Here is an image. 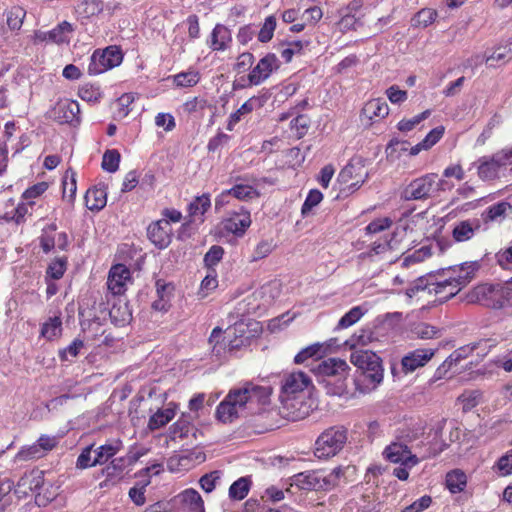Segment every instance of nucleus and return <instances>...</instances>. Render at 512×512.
<instances>
[{
	"label": "nucleus",
	"mask_w": 512,
	"mask_h": 512,
	"mask_svg": "<svg viewBox=\"0 0 512 512\" xmlns=\"http://www.w3.org/2000/svg\"><path fill=\"white\" fill-rule=\"evenodd\" d=\"M386 458L393 463H402L406 466H414L418 459L411 453L407 445L403 443H392L384 451Z\"/></svg>",
	"instance_id": "obj_18"
},
{
	"label": "nucleus",
	"mask_w": 512,
	"mask_h": 512,
	"mask_svg": "<svg viewBox=\"0 0 512 512\" xmlns=\"http://www.w3.org/2000/svg\"><path fill=\"white\" fill-rule=\"evenodd\" d=\"M149 240L159 249L169 246L172 239V228L167 219H160L151 223L147 228Z\"/></svg>",
	"instance_id": "obj_15"
},
{
	"label": "nucleus",
	"mask_w": 512,
	"mask_h": 512,
	"mask_svg": "<svg viewBox=\"0 0 512 512\" xmlns=\"http://www.w3.org/2000/svg\"><path fill=\"white\" fill-rule=\"evenodd\" d=\"M131 281L130 270L123 264L112 266L107 279V287L113 295H121Z\"/></svg>",
	"instance_id": "obj_16"
},
{
	"label": "nucleus",
	"mask_w": 512,
	"mask_h": 512,
	"mask_svg": "<svg viewBox=\"0 0 512 512\" xmlns=\"http://www.w3.org/2000/svg\"><path fill=\"white\" fill-rule=\"evenodd\" d=\"M250 488V481L246 477L236 480L229 488V497L234 500L244 499Z\"/></svg>",
	"instance_id": "obj_36"
},
{
	"label": "nucleus",
	"mask_w": 512,
	"mask_h": 512,
	"mask_svg": "<svg viewBox=\"0 0 512 512\" xmlns=\"http://www.w3.org/2000/svg\"><path fill=\"white\" fill-rule=\"evenodd\" d=\"M276 247L273 239L261 240L254 248L251 254V261L255 262L267 257Z\"/></svg>",
	"instance_id": "obj_44"
},
{
	"label": "nucleus",
	"mask_w": 512,
	"mask_h": 512,
	"mask_svg": "<svg viewBox=\"0 0 512 512\" xmlns=\"http://www.w3.org/2000/svg\"><path fill=\"white\" fill-rule=\"evenodd\" d=\"M199 76L197 72H181L174 76V83L178 87H191L198 83Z\"/></svg>",
	"instance_id": "obj_49"
},
{
	"label": "nucleus",
	"mask_w": 512,
	"mask_h": 512,
	"mask_svg": "<svg viewBox=\"0 0 512 512\" xmlns=\"http://www.w3.org/2000/svg\"><path fill=\"white\" fill-rule=\"evenodd\" d=\"M436 17V10L429 8L422 9L412 18V26L426 28L434 22Z\"/></svg>",
	"instance_id": "obj_43"
},
{
	"label": "nucleus",
	"mask_w": 512,
	"mask_h": 512,
	"mask_svg": "<svg viewBox=\"0 0 512 512\" xmlns=\"http://www.w3.org/2000/svg\"><path fill=\"white\" fill-rule=\"evenodd\" d=\"M62 186H63V198L67 199L69 202H73L77 185H76V173L71 168L67 169L63 180H62Z\"/></svg>",
	"instance_id": "obj_33"
},
{
	"label": "nucleus",
	"mask_w": 512,
	"mask_h": 512,
	"mask_svg": "<svg viewBox=\"0 0 512 512\" xmlns=\"http://www.w3.org/2000/svg\"><path fill=\"white\" fill-rule=\"evenodd\" d=\"M211 207V200L209 194H202L201 196L196 197L189 204V215L191 217H201L205 214V212Z\"/></svg>",
	"instance_id": "obj_35"
},
{
	"label": "nucleus",
	"mask_w": 512,
	"mask_h": 512,
	"mask_svg": "<svg viewBox=\"0 0 512 512\" xmlns=\"http://www.w3.org/2000/svg\"><path fill=\"white\" fill-rule=\"evenodd\" d=\"M135 96L132 93H125L121 97L118 98L117 103L119 106L118 116L126 117L129 112V106L134 102Z\"/></svg>",
	"instance_id": "obj_62"
},
{
	"label": "nucleus",
	"mask_w": 512,
	"mask_h": 512,
	"mask_svg": "<svg viewBox=\"0 0 512 512\" xmlns=\"http://www.w3.org/2000/svg\"><path fill=\"white\" fill-rule=\"evenodd\" d=\"M26 16V11L20 6H13L7 11V25L11 30H19Z\"/></svg>",
	"instance_id": "obj_40"
},
{
	"label": "nucleus",
	"mask_w": 512,
	"mask_h": 512,
	"mask_svg": "<svg viewBox=\"0 0 512 512\" xmlns=\"http://www.w3.org/2000/svg\"><path fill=\"white\" fill-rule=\"evenodd\" d=\"M495 295V289L491 285L482 284L478 285L469 291L466 295V301L470 304H483L490 306V300Z\"/></svg>",
	"instance_id": "obj_22"
},
{
	"label": "nucleus",
	"mask_w": 512,
	"mask_h": 512,
	"mask_svg": "<svg viewBox=\"0 0 512 512\" xmlns=\"http://www.w3.org/2000/svg\"><path fill=\"white\" fill-rule=\"evenodd\" d=\"M271 394L269 387L246 382L243 386L231 389L216 409V418L222 423H232L244 416L255 405L265 404Z\"/></svg>",
	"instance_id": "obj_1"
},
{
	"label": "nucleus",
	"mask_w": 512,
	"mask_h": 512,
	"mask_svg": "<svg viewBox=\"0 0 512 512\" xmlns=\"http://www.w3.org/2000/svg\"><path fill=\"white\" fill-rule=\"evenodd\" d=\"M434 354L435 350L430 348L415 349L409 352L401 360L403 371L410 373L425 366L432 359Z\"/></svg>",
	"instance_id": "obj_17"
},
{
	"label": "nucleus",
	"mask_w": 512,
	"mask_h": 512,
	"mask_svg": "<svg viewBox=\"0 0 512 512\" xmlns=\"http://www.w3.org/2000/svg\"><path fill=\"white\" fill-rule=\"evenodd\" d=\"M488 342V340H483V341H480L478 343H474L472 345H466V346H463V347H460L458 349H456L446 360L445 362L443 363V367H445L446 365L448 367H451L452 364H457L458 362H460L462 359H465L466 357H468L469 354H471L475 349H477L480 345L482 344H486Z\"/></svg>",
	"instance_id": "obj_32"
},
{
	"label": "nucleus",
	"mask_w": 512,
	"mask_h": 512,
	"mask_svg": "<svg viewBox=\"0 0 512 512\" xmlns=\"http://www.w3.org/2000/svg\"><path fill=\"white\" fill-rule=\"evenodd\" d=\"M307 394L279 396V411L283 418L298 421L310 413V405L306 401Z\"/></svg>",
	"instance_id": "obj_9"
},
{
	"label": "nucleus",
	"mask_w": 512,
	"mask_h": 512,
	"mask_svg": "<svg viewBox=\"0 0 512 512\" xmlns=\"http://www.w3.org/2000/svg\"><path fill=\"white\" fill-rule=\"evenodd\" d=\"M83 347L84 342L81 339L76 338L68 347L59 352V356L61 360L67 361L69 360V356L73 358L76 357Z\"/></svg>",
	"instance_id": "obj_54"
},
{
	"label": "nucleus",
	"mask_w": 512,
	"mask_h": 512,
	"mask_svg": "<svg viewBox=\"0 0 512 512\" xmlns=\"http://www.w3.org/2000/svg\"><path fill=\"white\" fill-rule=\"evenodd\" d=\"M232 40L230 30L224 25L217 24L212 31L211 47L213 50H225Z\"/></svg>",
	"instance_id": "obj_26"
},
{
	"label": "nucleus",
	"mask_w": 512,
	"mask_h": 512,
	"mask_svg": "<svg viewBox=\"0 0 512 512\" xmlns=\"http://www.w3.org/2000/svg\"><path fill=\"white\" fill-rule=\"evenodd\" d=\"M392 224V221L389 218H379L372 222H370L365 231L367 234H376L380 233L386 229H388Z\"/></svg>",
	"instance_id": "obj_58"
},
{
	"label": "nucleus",
	"mask_w": 512,
	"mask_h": 512,
	"mask_svg": "<svg viewBox=\"0 0 512 512\" xmlns=\"http://www.w3.org/2000/svg\"><path fill=\"white\" fill-rule=\"evenodd\" d=\"M62 331V321L60 317L50 318L45 322L41 329V335L48 340L58 337Z\"/></svg>",
	"instance_id": "obj_39"
},
{
	"label": "nucleus",
	"mask_w": 512,
	"mask_h": 512,
	"mask_svg": "<svg viewBox=\"0 0 512 512\" xmlns=\"http://www.w3.org/2000/svg\"><path fill=\"white\" fill-rule=\"evenodd\" d=\"M122 59L121 51L115 46L107 47L103 51L96 50L90 58L88 73L90 75L101 74L108 69L118 66Z\"/></svg>",
	"instance_id": "obj_8"
},
{
	"label": "nucleus",
	"mask_w": 512,
	"mask_h": 512,
	"mask_svg": "<svg viewBox=\"0 0 512 512\" xmlns=\"http://www.w3.org/2000/svg\"><path fill=\"white\" fill-rule=\"evenodd\" d=\"M432 503V498L428 495L422 496L420 499L407 506L402 512H421L427 509Z\"/></svg>",
	"instance_id": "obj_64"
},
{
	"label": "nucleus",
	"mask_w": 512,
	"mask_h": 512,
	"mask_svg": "<svg viewBox=\"0 0 512 512\" xmlns=\"http://www.w3.org/2000/svg\"><path fill=\"white\" fill-rule=\"evenodd\" d=\"M311 385V378L302 371H293L284 374L281 380L279 396L307 394V389Z\"/></svg>",
	"instance_id": "obj_12"
},
{
	"label": "nucleus",
	"mask_w": 512,
	"mask_h": 512,
	"mask_svg": "<svg viewBox=\"0 0 512 512\" xmlns=\"http://www.w3.org/2000/svg\"><path fill=\"white\" fill-rule=\"evenodd\" d=\"M360 25L359 20L350 13H344L338 22V27L341 32L356 30Z\"/></svg>",
	"instance_id": "obj_55"
},
{
	"label": "nucleus",
	"mask_w": 512,
	"mask_h": 512,
	"mask_svg": "<svg viewBox=\"0 0 512 512\" xmlns=\"http://www.w3.org/2000/svg\"><path fill=\"white\" fill-rule=\"evenodd\" d=\"M480 227V221L477 219L463 220L454 226L452 236L457 242L468 241L473 238Z\"/></svg>",
	"instance_id": "obj_21"
},
{
	"label": "nucleus",
	"mask_w": 512,
	"mask_h": 512,
	"mask_svg": "<svg viewBox=\"0 0 512 512\" xmlns=\"http://www.w3.org/2000/svg\"><path fill=\"white\" fill-rule=\"evenodd\" d=\"M363 312L361 307L356 306L349 310L338 322L337 328L343 329L355 324L361 317Z\"/></svg>",
	"instance_id": "obj_50"
},
{
	"label": "nucleus",
	"mask_w": 512,
	"mask_h": 512,
	"mask_svg": "<svg viewBox=\"0 0 512 512\" xmlns=\"http://www.w3.org/2000/svg\"><path fill=\"white\" fill-rule=\"evenodd\" d=\"M512 59V39L507 41L504 45L498 46L495 51L486 58V63L493 66V62L505 63Z\"/></svg>",
	"instance_id": "obj_34"
},
{
	"label": "nucleus",
	"mask_w": 512,
	"mask_h": 512,
	"mask_svg": "<svg viewBox=\"0 0 512 512\" xmlns=\"http://www.w3.org/2000/svg\"><path fill=\"white\" fill-rule=\"evenodd\" d=\"M120 153L116 149L107 150L102 159V168L110 173L116 172L119 168Z\"/></svg>",
	"instance_id": "obj_45"
},
{
	"label": "nucleus",
	"mask_w": 512,
	"mask_h": 512,
	"mask_svg": "<svg viewBox=\"0 0 512 512\" xmlns=\"http://www.w3.org/2000/svg\"><path fill=\"white\" fill-rule=\"evenodd\" d=\"M220 479V472L219 471H212L208 474L203 475L200 480V486L201 488L209 493L212 492L215 488L216 481Z\"/></svg>",
	"instance_id": "obj_56"
},
{
	"label": "nucleus",
	"mask_w": 512,
	"mask_h": 512,
	"mask_svg": "<svg viewBox=\"0 0 512 512\" xmlns=\"http://www.w3.org/2000/svg\"><path fill=\"white\" fill-rule=\"evenodd\" d=\"M72 31V25L67 21H63L60 24H58L54 29L48 31L47 35L50 42L56 44H63L69 43V35L72 33Z\"/></svg>",
	"instance_id": "obj_30"
},
{
	"label": "nucleus",
	"mask_w": 512,
	"mask_h": 512,
	"mask_svg": "<svg viewBox=\"0 0 512 512\" xmlns=\"http://www.w3.org/2000/svg\"><path fill=\"white\" fill-rule=\"evenodd\" d=\"M66 270V261L64 259H57L53 261L47 268V275L52 279H60Z\"/></svg>",
	"instance_id": "obj_59"
},
{
	"label": "nucleus",
	"mask_w": 512,
	"mask_h": 512,
	"mask_svg": "<svg viewBox=\"0 0 512 512\" xmlns=\"http://www.w3.org/2000/svg\"><path fill=\"white\" fill-rule=\"evenodd\" d=\"M507 209H511V206L507 202H499L495 205L490 206L483 213L485 221H497L505 217Z\"/></svg>",
	"instance_id": "obj_41"
},
{
	"label": "nucleus",
	"mask_w": 512,
	"mask_h": 512,
	"mask_svg": "<svg viewBox=\"0 0 512 512\" xmlns=\"http://www.w3.org/2000/svg\"><path fill=\"white\" fill-rule=\"evenodd\" d=\"M437 174L429 173L414 179L403 191L405 200H426L436 191Z\"/></svg>",
	"instance_id": "obj_10"
},
{
	"label": "nucleus",
	"mask_w": 512,
	"mask_h": 512,
	"mask_svg": "<svg viewBox=\"0 0 512 512\" xmlns=\"http://www.w3.org/2000/svg\"><path fill=\"white\" fill-rule=\"evenodd\" d=\"M222 334H223L222 329L219 327H215L212 330V333L209 337V343L211 345H213L212 351L216 355H220L222 350H224L227 345V343L225 341L226 337H223Z\"/></svg>",
	"instance_id": "obj_48"
},
{
	"label": "nucleus",
	"mask_w": 512,
	"mask_h": 512,
	"mask_svg": "<svg viewBox=\"0 0 512 512\" xmlns=\"http://www.w3.org/2000/svg\"><path fill=\"white\" fill-rule=\"evenodd\" d=\"M368 178V171L362 158H352L349 163L340 171L338 183L340 194L348 196L358 190Z\"/></svg>",
	"instance_id": "obj_7"
},
{
	"label": "nucleus",
	"mask_w": 512,
	"mask_h": 512,
	"mask_svg": "<svg viewBox=\"0 0 512 512\" xmlns=\"http://www.w3.org/2000/svg\"><path fill=\"white\" fill-rule=\"evenodd\" d=\"M79 113L80 108L78 102L63 99L58 101L49 111V117L61 124L73 123L74 121H78Z\"/></svg>",
	"instance_id": "obj_14"
},
{
	"label": "nucleus",
	"mask_w": 512,
	"mask_h": 512,
	"mask_svg": "<svg viewBox=\"0 0 512 512\" xmlns=\"http://www.w3.org/2000/svg\"><path fill=\"white\" fill-rule=\"evenodd\" d=\"M362 112L370 120L384 118L389 113V107L384 100L377 98L368 101L364 105Z\"/></svg>",
	"instance_id": "obj_25"
},
{
	"label": "nucleus",
	"mask_w": 512,
	"mask_h": 512,
	"mask_svg": "<svg viewBox=\"0 0 512 512\" xmlns=\"http://www.w3.org/2000/svg\"><path fill=\"white\" fill-rule=\"evenodd\" d=\"M45 456L44 451L41 450L38 443H34L30 446L23 447L16 455L19 461H27L31 459H39Z\"/></svg>",
	"instance_id": "obj_47"
},
{
	"label": "nucleus",
	"mask_w": 512,
	"mask_h": 512,
	"mask_svg": "<svg viewBox=\"0 0 512 512\" xmlns=\"http://www.w3.org/2000/svg\"><path fill=\"white\" fill-rule=\"evenodd\" d=\"M224 250L221 246L214 245L204 256V262L208 267L216 265L223 256Z\"/></svg>",
	"instance_id": "obj_60"
},
{
	"label": "nucleus",
	"mask_w": 512,
	"mask_h": 512,
	"mask_svg": "<svg viewBox=\"0 0 512 512\" xmlns=\"http://www.w3.org/2000/svg\"><path fill=\"white\" fill-rule=\"evenodd\" d=\"M340 468H336L329 474L324 471H305L294 475L291 480V486H296L300 490H326L337 484L336 480L341 475Z\"/></svg>",
	"instance_id": "obj_6"
},
{
	"label": "nucleus",
	"mask_w": 512,
	"mask_h": 512,
	"mask_svg": "<svg viewBox=\"0 0 512 512\" xmlns=\"http://www.w3.org/2000/svg\"><path fill=\"white\" fill-rule=\"evenodd\" d=\"M175 416V407H167L165 409H160L156 413H154L148 422V427L151 430L159 429L165 426L168 422H170Z\"/></svg>",
	"instance_id": "obj_31"
},
{
	"label": "nucleus",
	"mask_w": 512,
	"mask_h": 512,
	"mask_svg": "<svg viewBox=\"0 0 512 512\" xmlns=\"http://www.w3.org/2000/svg\"><path fill=\"white\" fill-rule=\"evenodd\" d=\"M122 448V442L115 440L95 449L94 464L102 465L115 456Z\"/></svg>",
	"instance_id": "obj_24"
},
{
	"label": "nucleus",
	"mask_w": 512,
	"mask_h": 512,
	"mask_svg": "<svg viewBox=\"0 0 512 512\" xmlns=\"http://www.w3.org/2000/svg\"><path fill=\"white\" fill-rule=\"evenodd\" d=\"M466 485L467 476L462 470L455 469L446 474V487L451 493L464 491Z\"/></svg>",
	"instance_id": "obj_27"
},
{
	"label": "nucleus",
	"mask_w": 512,
	"mask_h": 512,
	"mask_svg": "<svg viewBox=\"0 0 512 512\" xmlns=\"http://www.w3.org/2000/svg\"><path fill=\"white\" fill-rule=\"evenodd\" d=\"M429 114H430V111L426 110V111L422 112L421 114L416 115V116H414L413 118H411L409 120H401L398 123V129L400 131H405V132L410 131L416 125H418L421 121L426 119L429 116Z\"/></svg>",
	"instance_id": "obj_57"
},
{
	"label": "nucleus",
	"mask_w": 512,
	"mask_h": 512,
	"mask_svg": "<svg viewBox=\"0 0 512 512\" xmlns=\"http://www.w3.org/2000/svg\"><path fill=\"white\" fill-rule=\"evenodd\" d=\"M478 162V176L482 180H492L497 177L500 166L492 157H482Z\"/></svg>",
	"instance_id": "obj_29"
},
{
	"label": "nucleus",
	"mask_w": 512,
	"mask_h": 512,
	"mask_svg": "<svg viewBox=\"0 0 512 512\" xmlns=\"http://www.w3.org/2000/svg\"><path fill=\"white\" fill-rule=\"evenodd\" d=\"M480 264L477 261L465 262L457 267H449L446 271L449 277L437 282L434 289L436 294L446 292L445 300L455 296L463 287H465L474 277L475 273L479 270Z\"/></svg>",
	"instance_id": "obj_4"
},
{
	"label": "nucleus",
	"mask_w": 512,
	"mask_h": 512,
	"mask_svg": "<svg viewBox=\"0 0 512 512\" xmlns=\"http://www.w3.org/2000/svg\"><path fill=\"white\" fill-rule=\"evenodd\" d=\"M311 370L318 377V382L324 385L328 394L340 396L346 392V380L350 367L345 360L328 358Z\"/></svg>",
	"instance_id": "obj_3"
},
{
	"label": "nucleus",
	"mask_w": 512,
	"mask_h": 512,
	"mask_svg": "<svg viewBox=\"0 0 512 512\" xmlns=\"http://www.w3.org/2000/svg\"><path fill=\"white\" fill-rule=\"evenodd\" d=\"M347 442V429L332 426L324 430L315 441L314 455L318 459H328L337 455Z\"/></svg>",
	"instance_id": "obj_5"
},
{
	"label": "nucleus",
	"mask_w": 512,
	"mask_h": 512,
	"mask_svg": "<svg viewBox=\"0 0 512 512\" xmlns=\"http://www.w3.org/2000/svg\"><path fill=\"white\" fill-rule=\"evenodd\" d=\"M258 101V98H250L243 103L238 110L230 115L227 129L231 131L233 126L241 120L243 115L250 113L254 109L255 104L258 103Z\"/></svg>",
	"instance_id": "obj_38"
},
{
	"label": "nucleus",
	"mask_w": 512,
	"mask_h": 512,
	"mask_svg": "<svg viewBox=\"0 0 512 512\" xmlns=\"http://www.w3.org/2000/svg\"><path fill=\"white\" fill-rule=\"evenodd\" d=\"M322 345L319 343L312 344L302 349L294 358L296 364H301L307 359L318 356L321 352Z\"/></svg>",
	"instance_id": "obj_52"
},
{
	"label": "nucleus",
	"mask_w": 512,
	"mask_h": 512,
	"mask_svg": "<svg viewBox=\"0 0 512 512\" xmlns=\"http://www.w3.org/2000/svg\"><path fill=\"white\" fill-rule=\"evenodd\" d=\"M230 195L238 200H250L258 197L257 190L251 185L237 184L231 189H228Z\"/></svg>",
	"instance_id": "obj_42"
},
{
	"label": "nucleus",
	"mask_w": 512,
	"mask_h": 512,
	"mask_svg": "<svg viewBox=\"0 0 512 512\" xmlns=\"http://www.w3.org/2000/svg\"><path fill=\"white\" fill-rule=\"evenodd\" d=\"M279 67L280 61L277 56L273 53H268L258 61L257 65L249 73L248 80L250 85L261 84Z\"/></svg>",
	"instance_id": "obj_13"
},
{
	"label": "nucleus",
	"mask_w": 512,
	"mask_h": 512,
	"mask_svg": "<svg viewBox=\"0 0 512 512\" xmlns=\"http://www.w3.org/2000/svg\"><path fill=\"white\" fill-rule=\"evenodd\" d=\"M411 333L415 338L422 340L439 338L442 335L441 329L425 322L414 324Z\"/></svg>",
	"instance_id": "obj_28"
},
{
	"label": "nucleus",
	"mask_w": 512,
	"mask_h": 512,
	"mask_svg": "<svg viewBox=\"0 0 512 512\" xmlns=\"http://www.w3.org/2000/svg\"><path fill=\"white\" fill-rule=\"evenodd\" d=\"M93 445L85 447L80 455L77 458L76 462V468L83 470L90 467L97 466V464H94V458H91V451H92Z\"/></svg>",
	"instance_id": "obj_53"
},
{
	"label": "nucleus",
	"mask_w": 512,
	"mask_h": 512,
	"mask_svg": "<svg viewBox=\"0 0 512 512\" xmlns=\"http://www.w3.org/2000/svg\"><path fill=\"white\" fill-rule=\"evenodd\" d=\"M444 134V127L438 126L434 129H432L426 137L422 140V146H424V149L427 150L431 148L433 145H435L443 136Z\"/></svg>",
	"instance_id": "obj_61"
},
{
	"label": "nucleus",
	"mask_w": 512,
	"mask_h": 512,
	"mask_svg": "<svg viewBox=\"0 0 512 512\" xmlns=\"http://www.w3.org/2000/svg\"><path fill=\"white\" fill-rule=\"evenodd\" d=\"M169 504L172 512H205L200 494L191 488L176 495Z\"/></svg>",
	"instance_id": "obj_11"
},
{
	"label": "nucleus",
	"mask_w": 512,
	"mask_h": 512,
	"mask_svg": "<svg viewBox=\"0 0 512 512\" xmlns=\"http://www.w3.org/2000/svg\"><path fill=\"white\" fill-rule=\"evenodd\" d=\"M217 286L218 281L215 272L213 271L212 273H208L201 282L200 293H202V297L207 296L208 293L214 290Z\"/></svg>",
	"instance_id": "obj_63"
},
{
	"label": "nucleus",
	"mask_w": 512,
	"mask_h": 512,
	"mask_svg": "<svg viewBox=\"0 0 512 512\" xmlns=\"http://www.w3.org/2000/svg\"><path fill=\"white\" fill-rule=\"evenodd\" d=\"M350 361L362 371V377L357 380V390L361 393H369L377 388L383 381L381 359L369 350H355L351 353Z\"/></svg>",
	"instance_id": "obj_2"
},
{
	"label": "nucleus",
	"mask_w": 512,
	"mask_h": 512,
	"mask_svg": "<svg viewBox=\"0 0 512 512\" xmlns=\"http://www.w3.org/2000/svg\"><path fill=\"white\" fill-rule=\"evenodd\" d=\"M322 199L323 195L319 190H311L302 205V214L307 215L315 206H317L322 201Z\"/></svg>",
	"instance_id": "obj_51"
},
{
	"label": "nucleus",
	"mask_w": 512,
	"mask_h": 512,
	"mask_svg": "<svg viewBox=\"0 0 512 512\" xmlns=\"http://www.w3.org/2000/svg\"><path fill=\"white\" fill-rule=\"evenodd\" d=\"M276 28V18L274 16H268L264 24L262 25L259 33H258V40L262 43L269 42L273 35Z\"/></svg>",
	"instance_id": "obj_46"
},
{
	"label": "nucleus",
	"mask_w": 512,
	"mask_h": 512,
	"mask_svg": "<svg viewBox=\"0 0 512 512\" xmlns=\"http://www.w3.org/2000/svg\"><path fill=\"white\" fill-rule=\"evenodd\" d=\"M309 45V41L302 42L300 40L288 42L281 45L280 54L286 61L290 62L294 55L300 54L305 46Z\"/></svg>",
	"instance_id": "obj_37"
},
{
	"label": "nucleus",
	"mask_w": 512,
	"mask_h": 512,
	"mask_svg": "<svg viewBox=\"0 0 512 512\" xmlns=\"http://www.w3.org/2000/svg\"><path fill=\"white\" fill-rule=\"evenodd\" d=\"M251 225L250 213L241 209L240 212H233L225 221L224 228L235 235H242Z\"/></svg>",
	"instance_id": "obj_19"
},
{
	"label": "nucleus",
	"mask_w": 512,
	"mask_h": 512,
	"mask_svg": "<svg viewBox=\"0 0 512 512\" xmlns=\"http://www.w3.org/2000/svg\"><path fill=\"white\" fill-rule=\"evenodd\" d=\"M107 193L103 188L88 189L85 194L86 207L91 211H100L106 206Z\"/></svg>",
	"instance_id": "obj_23"
},
{
	"label": "nucleus",
	"mask_w": 512,
	"mask_h": 512,
	"mask_svg": "<svg viewBox=\"0 0 512 512\" xmlns=\"http://www.w3.org/2000/svg\"><path fill=\"white\" fill-rule=\"evenodd\" d=\"M43 485V472L39 470H31L25 473L17 483V492L27 495L34 492Z\"/></svg>",
	"instance_id": "obj_20"
}]
</instances>
